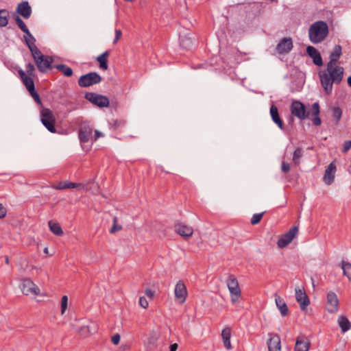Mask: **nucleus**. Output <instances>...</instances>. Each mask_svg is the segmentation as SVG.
<instances>
[{
  "label": "nucleus",
  "mask_w": 351,
  "mask_h": 351,
  "mask_svg": "<svg viewBox=\"0 0 351 351\" xmlns=\"http://www.w3.org/2000/svg\"><path fill=\"white\" fill-rule=\"evenodd\" d=\"M311 346V342L306 337H298L295 345V351H308Z\"/></svg>",
  "instance_id": "19"
},
{
  "label": "nucleus",
  "mask_w": 351,
  "mask_h": 351,
  "mask_svg": "<svg viewBox=\"0 0 351 351\" xmlns=\"http://www.w3.org/2000/svg\"><path fill=\"white\" fill-rule=\"evenodd\" d=\"M117 220H118L117 217H114V219H113L114 224L110 230V233H112V234L114 233L117 231H119L122 229L121 226H119L117 224Z\"/></svg>",
  "instance_id": "40"
},
{
  "label": "nucleus",
  "mask_w": 351,
  "mask_h": 351,
  "mask_svg": "<svg viewBox=\"0 0 351 351\" xmlns=\"http://www.w3.org/2000/svg\"><path fill=\"white\" fill-rule=\"evenodd\" d=\"M41 121L47 130L55 133L56 132L55 128L56 119L52 111L48 108H44L41 110Z\"/></svg>",
  "instance_id": "7"
},
{
  "label": "nucleus",
  "mask_w": 351,
  "mask_h": 351,
  "mask_svg": "<svg viewBox=\"0 0 351 351\" xmlns=\"http://www.w3.org/2000/svg\"><path fill=\"white\" fill-rule=\"evenodd\" d=\"M177 349H178L177 343H173L170 346V351H176Z\"/></svg>",
  "instance_id": "52"
},
{
  "label": "nucleus",
  "mask_w": 351,
  "mask_h": 351,
  "mask_svg": "<svg viewBox=\"0 0 351 351\" xmlns=\"http://www.w3.org/2000/svg\"><path fill=\"white\" fill-rule=\"evenodd\" d=\"M56 68L61 71L62 74L66 77H71L73 75V70L71 68L65 64H58Z\"/></svg>",
  "instance_id": "32"
},
{
  "label": "nucleus",
  "mask_w": 351,
  "mask_h": 351,
  "mask_svg": "<svg viewBox=\"0 0 351 351\" xmlns=\"http://www.w3.org/2000/svg\"><path fill=\"white\" fill-rule=\"evenodd\" d=\"M306 52L308 55L313 59V63L315 64L317 66H322L323 64L321 55L319 52L314 47H307Z\"/></svg>",
  "instance_id": "21"
},
{
  "label": "nucleus",
  "mask_w": 351,
  "mask_h": 351,
  "mask_svg": "<svg viewBox=\"0 0 351 351\" xmlns=\"http://www.w3.org/2000/svg\"><path fill=\"white\" fill-rule=\"evenodd\" d=\"M20 290L25 296L36 298L41 295V290L39 287L29 278H23L21 280Z\"/></svg>",
  "instance_id": "4"
},
{
  "label": "nucleus",
  "mask_w": 351,
  "mask_h": 351,
  "mask_svg": "<svg viewBox=\"0 0 351 351\" xmlns=\"http://www.w3.org/2000/svg\"><path fill=\"white\" fill-rule=\"evenodd\" d=\"M52 188L56 190H64L74 188H83L84 186L81 183L71 182L69 181L59 182L52 184Z\"/></svg>",
  "instance_id": "18"
},
{
  "label": "nucleus",
  "mask_w": 351,
  "mask_h": 351,
  "mask_svg": "<svg viewBox=\"0 0 351 351\" xmlns=\"http://www.w3.org/2000/svg\"><path fill=\"white\" fill-rule=\"evenodd\" d=\"M339 300L333 292H329L327 295L326 309L329 313H335L337 311Z\"/></svg>",
  "instance_id": "15"
},
{
  "label": "nucleus",
  "mask_w": 351,
  "mask_h": 351,
  "mask_svg": "<svg viewBox=\"0 0 351 351\" xmlns=\"http://www.w3.org/2000/svg\"><path fill=\"white\" fill-rule=\"evenodd\" d=\"M313 122L314 123V125H317V126H319L321 125V119L319 117V115H314V117L313 119Z\"/></svg>",
  "instance_id": "51"
},
{
  "label": "nucleus",
  "mask_w": 351,
  "mask_h": 351,
  "mask_svg": "<svg viewBox=\"0 0 351 351\" xmlns=\"http://www.w3.org/2000/svg\"><path fill=\"white\" fill-rule=\"evenodd\" d=\"M175 298L180 304H184L188 296V291L185 284L180 280L178 281L174 289Z\"/></svg>",
  "instance_id": "12"
},
{
  "label": "nucleus",
  "mask_w": 351,
  "mask_h": 351,
  "mask_svg": "<svg viewBox=\"0 0 351 351\" xmlns=\"http://www.w3.org/2000/svg\"><path fill=\"white\" fill-rule=\"evenodd\" d=\"M78 333L82 337H88L90 335V327L88 326H83L79 328Z\"/></svg>",
  "instance_id": "38"
},
{
  "label": "nucleus",
  "mask_w": 351,
  "mask_h": 351,
  "mask_svg": "<svg viewBox=\"0 0 351 351\" xmlns=\"http://www.w3.org/2000/svg\"><path fill=\"white\" fill-rule=\"evenodd\" d=\"M336 165L334 162H331L325 171L324 180L326 184H330L335 178Z\"/></svg>",
  "instance_id": "20"
},
{
  "label": "nucleus",
  "mask_w": 351,
  "mask_h": 351,
  "mask_svg": "<svg viewBox=\"0 0 351 351\" xmlns=\"http://www.w3.org/2000/svg\"><path fill=\"white\" fill-rule=\"evenodd\" d=\"M351 148V141H346L343 143V153H346Z\"/></svg>",
  "instance_id": "45"
},
{
  "label": "nucleus",
  "mask_w": 351,
  "mask_h": 351,
  "mask_svg": "<svg viewBox=\"0 0 351 351\" xmlns=\"http://www.w3.org/2000/svg\"><path fill=\"white\" fill-rule=\"evenodd\" d=\"M95 141L97 140L98 138L102 136V134L100 132H99L98 130H95Z\"/></svg>",
  "instance_id": "53"
},
{
  "label": "nucleus",
  "mask_w": 351,
  "mask_h": 351,
  "mask_svg": "<svg viewBox=\"0 0 351 351\" xmlns=\"http://www.w3.org/2000/svg\"><path fill=\"white\" fill-rule=\"evenodd\" d=\"M44 252L47 254L48 253V248L47 247H45V250H44Z\"/></svg>",
  "instance_id": "56"
},
{
  "label": "nucleus",
  "mask_w": 351,
  "mask_h": 351,
  "mask_svg": "<svg viewBox=\"0 0 351 351\" xmlns=\"http://www.w3.org/2000/svg\"><path fill=\"white\" fill-rule=\"evenodd\" d=\"M309 39L313 43H319L328 36V25L322 21L314 23L309 28Z\"/></svg>",
  "instance_id": "2"
},
{
  "label": "nucleus",
  "mask_w": 351,
  "mask_h": 351,
  "mask_svg": "<svg viewBox=\"0 0 351 351\" xmlns=\"http://www.w3.org/2000/svg\"><path fill=\"white\" fill-rule=\"evenodd\" d=\"M122 35V32L120 29L115 30V38L114 40V43L116 44L121 38Z\"/></svg>",
  "instance_id": "49"
},
{
  "label": "nucleus",
  "mask_w": 351,
  "mask_h": 351,
  "mask_svg": "<svg viewBox=\"0 0 351 351\" xmlns=\"http://www.w3.org/2000/svg\"><path fill=\"white\" fill-rule=\"evenodd\" d=\"M269 338L267 341V347L269 351H281V341L277 334H269Z\"/></svg>",
  "instance_id": "14"
},
{
  "label": "nucleus",
  "mask_w": 351,
  "mask_h": 351,
  "mask_svg": "<svg viewBox=\"0 0 351 351\" xmlns=\"http://www.w3.org/2000/svg\"><path fill=\"white\" fill-rule=\"evenodd\" d=\"M293 48V42L290 38H284L276 46V51L280 54L287 53Z\"/></svg>",
  "instance_id": "16"
},
{
  "label": "nucleus",
  "mask_w": 351,
  "mask_h": 351,
  "mask_svg": "<svg viewBox=\"0 0 351 351\" xmlns=\"http://www.w3.org/2000/svg\"><path fill=\"white\" fill-rule=\"evenodd\" d=\"M348 84L351 87V76L348 78Z\"/></svg>",
  "instance_id": "55"
},
{
  "label": "nucleus",
  "mask_w": 351,
  "mask_h": 351,
  "mask_svg": "<svg viewBox=\"0 0 351 351\" xmlns=\"http://www.w3.org/2000/svg\"><path fill=\"white\" fill-rule=\"evenodd\" d=\"M16 10L25 19H29L32 13V8L27 1L19 3Z\"/></svg>",
  "instance_id": "22"
},
{
  "label": "nucleus",
  "mask_w": 351,
  "mask_h": 351,
  "mask_svg": "<svg viewBox=\"0 0 351 351\" xmlns=\"http://www.w3.org/2000/svg\"><path fill=\"white\" fill-rule=\"evenodd\" d=\"M85 98L94 105L100 108L108 107L110 104L109 99L107 97L95 93H87L85 95Z\"/></svg>",
  "instance_id": "10"
},
{
  "label": "nucleus",
  "mask_w": 351,
  "mask_h": 351,
  "mask_svg": "<svg viewBox=\"0 0 351 351\" xmlns=\"http://www.w3.org/2000/svg\"><path fill=\"white\" fill-rule=\"evenodd\" d=\"M93 130L89 127H84L80 129L79 138L83 143L88 142L92 136Z\"/></svg>",
  "instance_id": "25"
},
{
  "label": "nucleus",
  "mask_w": 351,
  "mask_h": 351,
  "mask_svg": "<svg viewBox=\"0 0 351 351\" xmlns=\"http://www.w3.org/2000/svg\"><path fill=\"white\" fill-rule=\"evenodd\" d=\"M49 226L50 230L54 234H56L57 236H62L63 234V230H62L60 225L58 222H56L53 221H49Z\"/></svg>",
  "instance_id": "30"
},
{
  "label": "nucleus",
  "mask_w": 351,
  "mask_h": 351,
  "mask_svg": "<svg viewBox=\"0 0 351 351\" xmlns=\"http://www.w3.org/2000/svg\"><path fill=\"white\" fill-rule=\"evenodd\" d=\"M342 111L339 107H335L332 109V117L335 119L336 123H338L341 119Z\"/></svg>",
  "instance_id": "37"
},
{
  "label": "nucleus",
  "mask_w": 351,
  "mask_h": 351,
  "mask_svg": "<svg viewBox=\"0 0 351 351\" xmlns=\"http://www.w3.org/2000/svg\"><path fill=\"white\" fill-rule=\"evenodd\" d=\"M343 75L344 69L342 66L332 64H327L326 68L319 72L320 82L326 94H331L333 84H340Z\"/></svg>",
  "instance_id": "1"
},
{
  "label": "nucleus",
  "mask_w": 351,
  "mask_h": 351,
  "mask_svg": "<svg viewBox=\"0 0 351 351\" xmlns=\"http://www.w3.org/2000/svg\"><path fill=\"white\" fill-rule=\"evenodd\" d=\"M110 52L108 51H106L97 58V61L99 62V68L104 71L108 69V58Z\"/></svg>",
  "instance_id": "26"
},
{
  "label": "nucleus",
  "mask_w": 351,
  "mask_h": 351,
  "mask_svg": "<svg viewBox=\"0 0 351 351\" xmlns=\"http://www.w3.org/2000/svg\"><path fill=\"white\" fill-rule=\"evenodd\" d=\"M341 269L343 270V275L346 276L348 280H351V263L342 261Z\"/></svg>",
  "instance_id": "31"
},
{
  "label": "nucleus",
  "mask_w": 351,
  "mask_h": 351,
  "mask_svg": "<svg viewBox=\"0 0 351 351\" xmlns=\"http://www.w3.org/2000/svg\"><path fill=\"white\" fill-rule=\"evenodd\" d=\"M270 114L274 122H275L278 126L282 129L283 128V122L279 116L278 110L276 106L272 105L271 106Z\"/></svg>",
  "instance_id": "27"
},
{
  "label": "nucleus",
  "mask_w": 351,
  "mask_h": 351,
  "mask_svg": "<svg viewBox=\"0 0 351 351\" xmlns=\"http://www.w3.org/2000/svg\"><path fill=\"white\" fill-rule=\"evenodd\" d=\"M281 169L284 173H287L290 171V165L286 162H282Z\"/></svg>",
  "instance_id": "47"
},
{
  "label": "nucleus",
  "mask_w": 351,
  "mask_h": 351,
  "mask_svg": "<svg viewBox=\"0 0 351 351\" xmlns=\"http://www.w3.org/2000/svg\"><path fill=\"white\" fill-rule=\"evenodd\" d=\"M145 295L151 300H152L154 297L155 293L150 289H147L145 291Z\"/></svg>",
  "instance_id": "50"
},
{
  "label": "nucleus",
  "mask_w": 351,
  "mask_h": 351,
  "mask_svg": "<svg viewBox=\"0 0 351 351\" xmlns=\"http://www.w3.org/2000/svg\"><path fill=\"white\" fill-rule=\"evenodd\" d=\"M341 56V47L340 45H335L330 55V60L327 64H332V65H339L337 62Z\"/></svg>",
  "instance_id": "24"
},
{
  "label": "nucleus",
  "mask_w": 351,
  "mask_h": 351,
  "mask_svg": "<svg viewBox=\"0 0 351 351\" xmlns=\"http://www.w3.org/2000/svg\"><path fill=\"white\" fill-rule=\"evenodd\" d=\"M8 12L6 10H0V27H5L7 25L8 23Z\"/></svg>",
  "instance_id": "36"
},
{
  "label": "nucleus",
  "mask_w": 351,
  "mask_h": 351,
  "mask_svg": "<svg viewBox=\"0 0 351 351\" xmlns=\"http://www.w3.org/2000/svg\"><path fill=\"white\" fill-rule=\"evenodd\" d=\"M276 303L278 308V309L280 311L281 314L283 316H285L288 315L289 309L288 307L284 301V300L280 298V296H278L276 298Z\"/></svg>",
  "instance_id": "28"
},
{
  "label": "nucleus",
  "mask_w": 351,
  "mask_h": 351,
  "mask_svg": "<svg viewBox=\"0 0 351 351\" xmlns=\"http://www.w3.org/2000/svg\"><path fill=\"white\" fill-rule=\"evenodd\" d=\"M34 71H35L34 66L32 64L29 63L26 67V71H27L26 74L27 75V76L34 77Z\"/></svg>",
  "instance_id": "41"
},
{
  "label": "nucleus",
  "mask_w": 351,
  "mask_h": 351,
  "mask_svg": "<svg viewBox=\"0 0 351 351\" xmlns=\"http://www.w3.org/2000/svg\"><path fill=\"white\" fill-rule=\"evenodd\" d=\"M7 209L1 204H0V219H3L6 216Z\"/></svg>",
  "instance_id": "48"
},
{
  "label": "nucleus",
  "mask_w": 351,
  "mask_h": 351,
  "mask_svg": "<svg viewBox=\"0 0 351 351\" xmlns=\"http://www.w3.org/2000/svg\"><path fill=\"white\" fill-rule=\"evenodd\" d=\"M338 324L343 332L349 330L351 328V323L350 322L348 319L345 316H340L339 317Z\"/></svg>",
  "instance_id": "29"
},
{
  "label": "nucleus",
  "mask_w": 351,
  "mask_h": 351,
  "mask_svg": "<svg viewBox=\"0 0 351 351\" xmlns=\"http://www.w3.org/2000/svg\"><path fill=\"white\" fill-rule=\"evenodd\" d=\"M121 337L119 334L114 335L111 338V341L114 345H118L120 342Z\"/></svg>",
  "instance_id": "46"
},
{
  "label": "nucleus",
  "mask_w": 351,
  "mask_h": 351,
  "mask_svg": "<svg viewBox=\"0 0 351 351\" xmlns=\"http://www.w3.org/2000/svg\"><path fill=\"white\" fill-rule=\"evenodd\" d=\"M175 231L182 237L188 239L193 234L192 227L183 223H178L175 226Z\"/></svg>",
  "instance_id": "17"
},
{
  "label": "nucleus",
  "mask_w": 351,
  "mask_h": 351,
  "mask_svg": "<svg viewBox=\"0 0 351 351\" xmlns=\"http://www.w3.org/2000/svg\"><path fill=\"white\" fill-rule=\"evenodd\" d=\"M303 155L302 149L301 147H298L293 152V162L295 165H298L300 164V159Z\"/></svg>",
  "instance_id": "33"
},
{
  "label": "nucleus",
  "mask_w": 351,
  "mask_h": 351,
  "mask_svg": "<svg viewBox=\"0 0 351 351\" xmlns=\"http://www.w3.org/2000/svg\"><path fill=\"white\" fill-rule=\"evenodd\" d=\"M313 115L319 114V105L318 103H314L312 106Z\"/></svg>",
  "instance_id": "44"
},
{
  "label": "nucleus",
  "mask_w": 351,
  "mask_h": 351,
  "mask_svg": "<svg viewBox=\"0 0 351 351\" xmlns=\"http://www.w3.org/2000/svg\"><path fill=\"white\" fill-rule=\"evenodd\" d=\"M295 299L302 311H305L310 304L309 298L303 287H298L295 289Z\"/></svg>",
  "instance_id": "13"
},
{
  "label": "nucleus",
  "mask_w": 351,
  "mask_h": 351,
  "mask_svg": "<svg viewBox=\"0 0 351 351\" xmlns=\"http://www.w3.org/2000/svg\"><path fill=\"white\" fill-rule=\"evenodd\" d=\"M25 42L32 52V49H33V47H37L34 44V38H33V40L28 36V37L25 36Z\"/></svg>",
  "instance_id": "42"
},
{
  "label": "nucleus",
  "mask_w": 351,
  "mask_h": 351,
  "mask_svg": "<svg viewBox=\"0 0 351 351\" xmlns=\"http://www.w3.org/2000/svg\"><path fill=\"white\" fill-rule=\"evenodd\" d=\"M16 24L18 25V26L19 27V28L23 32L26 33L27 35L29 36L33 40V36L29 33V32L26 25L25 24V23L19 16H16Z\"/></svg>",
  "instance_id": "35"
},
{
  "label": "nucleus",
  "mask_w": 351,
  "mask_h": 351,
  "mask_svg": "<svg viewBox=\"0 0 351 351\" xmlns=\"http://www.w3.org/2000/svg\"><path fill=\"white\" fill-rule=\"evenodd\" d=\"M69 298L68 296L64 295H62L60 300V313L61 315H64L68 308Z\"/></svg>",
  "instance_id": "34"
},
{
  "label": "nucleus",
  "mask_w": 351,
  "mask_h": 351,
  "mask_svg": "<svg viewBox=\"0 0 351 351\" xmlns=\"http://www.w3.org/2000/svg\"><path fill=\"white\" fill-rule=\"evenodd\" d=\"M227 287L230 293L231 302L235 304L239 302L241 297V289L238 280L232 275L227 279Z\"/></svg>",
  "instance_id": "5"
},
{
  "label": "nucleus",
  "mask_w": 351,
  "mask_h": 351,
  "mask_svg": "<svg viewBox=\"0 0 351 351\" xmlns=\"http://www.w3.org/2000/svg\"><path fill=\"white\" fill-rule=\"evenodd\" d=\"M32 55L38 69L40 72L44 73L51 69L53 59L50 56L43 55L37 47H34L32 49Z\"/></svg>",
  "instance_id": "3"
},
{
  "label": "nucleus",
  "mask_w": 351,
  "mask_h": 351,
  "mask_svg": "<svg viewBox=\"0 0 351 351\" xmlns=\"http://www.w3.org/2000/svg\"><path fill=\"white\" fill-rule=\"evenodd\" d=\"M264 213L254 214L251 219V223L252 225L258 224L263 218Z\"/></svg>",
  "instance_id": "39"
},
{
  "label": "nucleus",
  "mask_w": 351,
  "mask_h": 351,
  "mask_svg": "<svg viewBox=\"0 0 351 351\" xmlns=\"http://www.w3.org/2000/svg\"><path fill=\"white\" fill-rule=\"evenodd\" d=\"M19 74L24 85L25 86L27 90L29 92L32 97L37 103L40 104V99L38 94L35 90L34 83L32 77L27 76L26 73L23 70H19Z\"/></svg>",
  "instance_id": "6"
},
{
  "label": "nucleus",
  "mask_w": 351,
  "mask_h": 351,
  "mask_svg": "<svg viewBox=\"0 0 351 351\" xmlns=\"http://www.w3.org/2000/svg\"><path fill=\"white\" fill-rule=\"evenodd\" d=\"M139 304L142 308H143L145 309L147 308L149 306V302L145 297L140 298Z\"/></svg>",
  "instance_id": "43"
},
{
  "label": "nucleus",
  "mask_w": 351,
  "mask_h": 351,
  "mask_svg": "<svg viewBox=\"0 0 351 351\" xmlns=\"http://www.w3.org/2000/svg\"><path fill=\"white\" fill-rule=\"evenodd\" d=\"M298 233V227L295 226L292 227L287 232L282 234L277 242L279 248H284L288 245L295 237Z\"/></svg>",
  "instance_id": "11"
},
{
  "label": "nucleus",
  "mask_w": 351,
  "mask_h": 351,
  "mask_svg": "<svg viewBox=\"0 0 351 351\" xmlns=\"http://www.w3.org/2000/svg\"><path fill=\"white\" fill-rule=\"evenodd\" d=\"M232 335V329L229 326L225 327L221 332V337L223 340V343L224 347L227 350H230L232 348V345L230 343V337Z\"/></svg>",
  "instance_id": "23"
},
{
  "label": "nucleus",
  "mask_w": 351,
  "mask_h": 351,
  "mask_svg": "<svg viewBox=\"0 0 351 351\" xmlns=\"http://www.w3.org/2000/svg\"><path fill=\"white\" fill-rule=\"evenodd\" d=\"M290 110L293 116L300 120L306 119L309 116V112L306 111L305 106L299 101H292Z\"/></svg>",
  "instance_id": "8"
},
{
  "label": "nucleus",
  "mask_w": 351,
  "mask_h": 351,
  "mask_svg": "<svg viewBox=\"0 0 351 351\" xmlns=\"http://www.w3.org/2000/svg\"><path fill=\"white\" fill-rule=\"evenodd\" d=\"M124 123H125V121H116L114 122V125H115V127H119V126H121L122 125H124Z\"/></svg>",
  "instance_id": "54"
},
{
  "label": "nucleus",
  "mask_w": 351,
  "mask_h": 351,
  "mask_svg": "<svg viewBox=\"0 0 351 351\" xmlns=\"http://www.w3.org/2000/svg\"><path fill=\"white\" fill-rule=\"evenodd\" d=\"M101 81V76L97 73L92 72L81 76L78 80V84L81 87H87L98 84Z\"/></svg>",
  "instance_id": "9"
}]
</instances>
